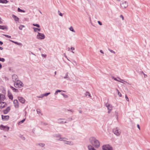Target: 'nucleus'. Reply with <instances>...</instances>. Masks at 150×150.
<instances>
[{"mask_svg":"<svg viewBox=\"0 0 150 150\" xmlns=\"http://www.w3.org/2000/svg\"><path fill=\"white\" fill-rule=\"evenodd\" d=\"M121 81H123V79H121Z\"/></svg>","mask_w":150,"mask_h":150,"instance_id":"nucleus-56","label":"nucleus"},{"mask_svg":"<svg viewBox=\"0 0 150 150\" xmlns=\"http://www.w3.org/2000/svg\"><path fill=\"white\" fill-rule=\"evenodd\" d=\"M90 141L91 143L95 147L98 148L99 147L100 144L98 140H96L94 137H91L90 138Z\"/></svg>","mask_w":150,"mask_h":150,"instance_id":"nucleus-1","label":"nucleus"},{"mask_svg":"<svg viewBox=\"0 0 150 150\" xmlns=\"http://www.w3.org/2000/svg\"><path fill=\"white\" fill-rule=\"evenodd\" d=\"M69 30H70V31H71L74 33L75 32V31L74 30L72 26H71Z\"/></svg>","mask_w":150,"mask_h":150,"instance_id":"nucleus-28","label":"nucleus"},{"mask_svg":"<svg viewBox=\"0 0 150 150\" xmlns=\"http://www.w3.org/2000/svg\"><path fill=\"white\" fill-rule=\"evenodd\" d=\"M0 129H1L5 131H8L9 130V127L7 126H4L1 125L0 126Z\"/></svg>","mask_w":150,"mask_h":150,"instance_id":"nucleus-7","label":"nucleus"},{"mask_svg":"<svg viewBox=\"0 0 150 150\" xmlns=\"http://www.w3.org/2000/svg\"><path fill=\"white\" fill-rule=\"evenodd\" d=\"M8 96L9 98L11 99H12L13 98V96L10 93H8Z\"/></svg>","mask_w":150,"mask_h":150,"instance_id":"nucleus-21","label":"nucleus"},{"mask_svg":"<svg viewBox=\"0 0 150 150\" xmlns=\"http://www.w3.org/2000/svg\"><path fill=\"white\" fill-rule=\"evenodd\" d=\"M11 88L12 89V90L13 91L16 92H18V90L17 89H16V88H14L12 86H11Z\"/></svg>","mask_w":150,"mask_h":150,"instance_id":"nucleus-19","label":"nucleus"},{"mask_svg":"<svg viewBox=\"0 0 150 150\" xmlns=\"http://www.w3.org/2000/svg\"><path fill=\"white\" fill-rule=\"evenodd\" d=\"M25 119H24L23 120H21V121H20L18 123V125H20L21 124L23 123L25 121Z\"/></svg>","mask_w":150,"mask_h":150,"instance_id":"nucleus-26","label":"nucleus"},{"mask_svg":"<svg viewBox=\"0 0 150 150\" xmlns=\"http://www.w3.org/2000/svg\"><path fill=\"white\" fill-rule=\"evenodd\" d=\"M12 77L13 79L15 80H16V79L18 77L15 74H14V75H12Z\"/></svg>","mask_w":150,"mask_h":150,"instance_id":"nucleus-22","label":"nucleus"},{"mask_svg":"<svg viewBox=\"0 0 150 150\" xmlns=\"http://www.w3.org/2000/svg\"><path fill=\"white\" fill-rule=\"evenodd\" d=\"M66 138H61L59 139V140L60 141H62V140L63 141H64V143L65 144H69V145L72 144V143H71V142L66 141Z\"/></svg>","mask_w":150,"mask_h":150,"instance_id":"nucleus-5","label":"nucleus"},{"mask_svg":"<svg viewBox=\"0 0 150 150\" xmlns=\"http://www.w3.org/2000/svg\"><path fill=\"white\" fill-rule=\"evenodd\" d=\"M113 132L117 136L119 135L121 133L117 128L113 129Z\"/></svg>","mask_w":150,"mask_h":150,"instance_id":"nucleus-9","label":"nucleus"},{"mask_svg":"<svg viewBox=\"0 0 150 150\" xmlns=\"http://www.w3.org/2000/svg\"><path fill=\"white\" fill-rule=\"evenodd\" d=\"M14 85L15 87L17 88H20L23 86L22 83L19 80H17L16 81Z\"/></svg>","mask_w":150,"mask_h":150,"instance_id":"nucleus-2","label":"nucleus"},{"mask_svg":"<svg viewBox=\"0 0 150 150\" xmlns=\"http://www.w3.org/2000/svg\"><path fill=\"white\" fill-rule=\"evenodd\" d=\"M33 29L35 32H37L38 31H40V28H33Z\"/></svg>","mask_w":150,"mask_h":150,"instance_id":"nucleus-23","label":"nucleus"},{"mask_svg":"<svg viewBox=\"0 0 150 150\" xmlns=\"http://www.w3.org/2000/svg\"><path fill=\"white\" fill-rule=\"evenodd\" d=\"M100 52L101 53H103V51H102V50H100Z\"/></svg>","mask_w":150,"mask_h":150,"instance_id":"nucleus-50","label":"nucleus"},{"mask_svg":"<svg viewBox=\"0 0 150 150\" xmlns=\"http://www.w3.org/2000/svg\"><path fill=\"white\" fill-rule=\"evenodd\" d=\"M5 59L3 58H1L0 57V61L2 62H4L5 61Z\"/></svg>","mask_w":150,"mask_h":150,"instance_id":"nucleus-33","label":"nucleus"},{"mask_svg":"<svg viewBox=\"0 0 150 150\" xmlns=\"http://www.w3.org/2000/svg\"><path fill=\"white\" fill-rule=\"evenodd\" d=\"M148 150H150V149H148Z\"/></svg>","mask_w":150,"mask_h":150,"instance_id":"nucleus-59","label":"nucleus"},{"mask_svg":"<svg viewBox=\"0 0 150 150\" xmlns=\"http://www.w3.org/2000/svg\"><path fill=\"white\" fill-rule=\"evenodd\" d=\"M109 51H110V52H112V53H113L114 54H115V52L114 51H113V50H110Z\"/></svg>","mask_w":150,"mask_h":150,"instance_id":"nucleus-41","label":"nucleus"},{"mask_svg":"<svg viewBox=\"0 0 150 150\" xmlns=\"http://www.w3.org/2000/svg\"><path fill=\"white\" fill-rule=\"evenodd\" d=\"M33 25H34V26H36V27H38V28H39L40 27L39 25L38 24H33Z\"/></svg>","mask_w":150,"mask_h":150,"instance_id":"nucleus-32","label":"nucleus"},{"mask_svg":"<svg viewBox=\"0 0 150 150\" xmlns=\"http://www.w3.org/2000/svg\"><path fill=\"white\" fill-rule=\"evenodd\" d=\"M120 17L122 18V20H123L124 19V17L122 15H121L120 16Z\"/></svg>","mask_w":150,"mask_h":150,"instance_id":"nucleus-43","label":"nucleus"},{"mask_svg":"<svg viewBox=\"0 0 150 150\" xmlns=\"http://www.w3.org/2000/svg\"><path fill=\"white\" fill-rule=\"evenodd\" d=\"M102 149L103 150H112V147L109 145H103Z\"/></svg>","mask_w":150,"mask_h":150,"instance_id":"nucleus-3","label":"nucleus"},{"mask_svg":"<svg viewBox=\"0 0 150 150\" xmlns=\"http://www.w3.org/2000/svg\"><path fill=\"white\" fill-rule=\"evenodd\" d=\"M8 28L7 26L4 25H0V29L2 30L7 29Z\"/></svg>","mask_w":150,"mask_h":150,"instance_id":"nucleus-17","label":"nucleus"},{"mask_svg":"<svg viewBox=\"0 0 150 150\" xmlns=\"http://www.w3.org/2000/svg\"><path fill=\"white\" fill-rule=\"evenodd\" d=\"M117 1H119H119H120V0H117Z\"/></svg>","mask_w":150,"mask_h":150,"instance_id":"nucleus-54","label":"nucleus"},{"mask_svg":"<svg viewBox=\"0 0 150 150\" xmlns=\"http://www.w3.org/2000/svg\"><path fill=\"white\" fill-rule=\"evenodd\" d=\"M86 96H90V94L88 92H86Z\"/></svg>","mask_w":150,"mask_h":150,"instance_id":"nucleus-40","label":"nucleus"},{"mask_svg":"<svg viewBox=\"0 0 150 150\" xmlns=\"http://www.w3.org/2000/svg\"><path fill=\"white\" fill-rule=\"evenodd\" d=\"M144 77H145V76H146V75H145L144 74Z\"/></svg>","mask_w":150,"mask_h":150,"instance_id":"nucleus-55","label":"nucleus"},{"mask_svg":"<svg viewBox=\"0 0 150 150\" xmlns=\"http://www.w3.org/2000/svg\"><path fill=\"white\" fill-rule=\"evenodd\" d=\"M13 104L14 106L16 108H19L18 102L17 100H15L13 101Z\"/></svg>","mask_w":150,"mask_h":150,"instance_id":"nucleus-10","label":"nucleus"},{"mask_svg":"<svg viewBox=\"0 0 150 150\" xmlns=\"http://www.w3.org/2000/svg\"><path fill=\"white\" fill-rule=\"evenodd\" d=\"M2 65H1L0 64V69H1L2 68Z\"/></svg>","mask_w":150,"mask_h":150,"instance_id":"nucleus-52","label":"nucleus"},{"mask_svg":"<svg viewBox=\"0 0 150 150\" xmlns=\"http://www.w3.org/2000/svg\"><path fill=\"white\" fill-rule=\"evenodd\" d=\"M40 110L39 109L37 110V111L38 112V113H40V112L39 111Z\"/></svg>","mask_w":150,"mask_h":150,"instance_id":"nucleus-45","label":"nucleus"},{"mask_svg":"<svg viewBox=\"0 0 150 150\" xmlns=\"http://www.w3.org/2000/svg\"><path fill=\"white\" fill-rule=\"evenodd\" d=\"M98 24L100 25H102V24L101 23L100 21H98Z\"/></svg>","mask_w":150,"mask_h":150,"instance_id":"nucleus-44","label":"nucleus"},{"mask_svg":"<svg viewBox=\"0 0 150 150\" xmlns=\"http://www.w3.org/2000/svg\"><path fill=\"white\" fill-rule=\"evenodd\" d=\"M24 27H25L24 26L21 25L19 26V28L20 30H22L23 28Z\"/></svg>","mask_w":150,"mask_h":150,"instance_id":"nucleus-29","label":"nucleus"},{"mask_svg":"<svg viewBox=\"0 0 150 150\" xmlns=\"http://www.w3.org/2000/svg\"><path fill=\"white\" fill-rule=\"evenodd\" d=\"M2 23V21H1V18L0 17V23Z\"/></svg>","mask_w":150,"mask_h":150,"instance_id":"nucleus-47","label":"nucleus"},{"mask_svg":"<svg viewBox=\"0 0 150 150\" xmlns=\"http://www.w3.org/2000/svg\"><path fill=\"white\" fill-rule=\"evenodd\" d=\"M3 49V48L2 47H0V50H2Z\"/></svg>","mask_w":150,"mask_h":150,"instance_id":"nucleus-51","label":"nucleus"},{"mask_svg":"<svg viewBox=\"0 0 150 150\" xmlns=\"http://www.w3.org/2000/svg\"><path fill=\"white\" fill-rule=\"evenodd\" d=\"M9 40L11 42L16 45H21V43H18L17 42L13 41L11 40Z\"/></svg>","mask_w":150,"mask_h":150,"instance_id":"nucleus-24","label":"nucleus"},{"mask_svg":"<svg viewBox=\"0 0 150 150\" xmlns=\"http://www.w3.org/2000/svg\"><path fill=\"white\" fill-rule=\"evenodd\" d=\"M66 122V120L64 119H59L58 120V123H64Z\"/></svg>","mask_w":150,"mask_h":150,"instance_id":"nucleus-11","label":"nucleus"},{"mask_svg":"<svg viewBox=\"0 0 150 150\" xmlns=\"http://www.w3.org/2000/svg\"><path fill=\"white\" fill-rule=\"evenodd\" d=\"M18 11L19 12H25V11H23V10L21 9L20 8H18Z\"/></svg>","mask_w":150,"mask_h":150,"instance_id":"nucleus-30","label":"nucleus"},{"mask_svg":"<svg viewBox=\"0 0 150 150\" xmlns=\"http://www.w3.org/2000/svg\"><path fill=\"white\" fill-rule=\"evenodd\" d=\"M79 112H80V113H81V111H79Z\"/></svg>","mask_w":150,"mask_h":150,"instance_id":"nucleus-58","label":"nucleus"},{"mask_svg":"<svg viewBox=\"0 0 150 150\" xmlns=\"http://www.w3.org/2000/svg\"><path fill=\"white\" fill-rule=\"evenodd\" d=\"M5 98V95L0 93V101L4 100Z\"/></svg>","mask_w":150,"mask_h":150,"instance_id":"nucleus-15","label":"nucleus"},{"mask_svg":"<svg viewBox=\"0 0 150 150\" xmlns=\"http://www.w3.org/2000/svg\"><path fill=\"white\" fill-rule=\"evenodd\" d=\"M13 17L15 21H18L19 20V18L15 15H13Z\"/></svg>","mask_w":150,"mask_h":150,"instance_id":"nucleus-20","label":"nucleus"},{"mask_svg":"<svg viewBox=\"0 0 150 150\" xmlns=\"http://www.w3.org/2000/svg\"><path fill=\"white\" fill-rule=\"evenodd\" d=\"M18 98L19 101L22 103H24L25 101V100L21 97H18Z\"/></svg>","mask_w":150,"mask_h":150,"instance_id":"nucleus-12","label":"nucleus"},{"mask_svg":"<svg viewBox=\"0 0 150 150\" xmlns=\"http://www.w3.org/2000/svg\"><path fill=\"white\" fill-rule=\"evenodd\" d=\"M88 147L89 150H96L91 145H88Z\"/></svg>","mask_w":150,"mask_h":150,"instance_id":"nucleus-18","label":"nucleus"},{"mask_svg":"<svg viewBox=\"0 0 150 150\" xmlns=\"http://www.w3.org/2000/svg\"><path fill=\"white\" fill-rule=\"evenodd\" d=\"M137 127L138 128L140 129V127H139V125H137Z\"/></svg>","mask_w":150,"mask_h":150,"instance_id":"nucleus-48","label":"nucleus"},{"mask_svg":"<svg viewBox=\"0 0 150 150\" xmlns=\"http://www.w3.org/2000/svg\"><path fill=\"white\" fill-rule=\"evenodd\" d=\"M105 106L108 109V113H110V111L112 110V106L108 103H107L105 104Z\"/></svg>","mask_w":150,"mask_h":150,"instance_id":"nucleus-6","label":"nucleus"},{"mask_svg":"<svg viewBox=\"0 0 150 150\" xmlns=\"http://www.w3.org/2000/svg\"><path fill=\"white\" fill-rule=\"evenodd\" d=\"M125 98H126V100L128 101H129V99L128 98V97L127 96V95H126L125 96Z\"/></svg>","mask_w":150,"mask_h":150,"instance_id":"nucleus-36","label":"nucleus"},{"mask_svg":"<svg viewBox=\"0 0 150 150\" xmlns=\"http://www.w3.org/2000/svg\"><path fill=\"white\" fill-rule=\"evenodd\" d=\"M4 35L8 38H11V36L8 35Z\"/></svg>","mask_w":150,"mask_h":150,"instance_id":"nucleus-34","label":"nucleus"},{"mask_svg":"<svg viewBox=\"0 0 150 150\" xmlns=\"http://www.w3.org/2000/svg\"><path fill=\"white\" fill-rule=\"evenodd\" d=\"M39 145L42 146H45V144H39Z\"/></svg>","mask_w":150,"mask_h":150,"instance_id":"nucleus-42","label":"nucleus"},{"mask_svg":"<svg viewBox=\"0 0 150 150\" xmlns=\"http://www.w3.org/2000/svg\"><path fill=\"white\" fill-rule=\"evenodd\" d=\"M116 90L117 92L118 95L119 96V97H121L122 96V95L121 93H120V92L117 89Z\"/></svg>","mask_w":150,"mask_h":150,"instance_id":"nucleus-27","label":"nucleus"},{"mask_svg":"<svg viewBox=\"0 0 150 150\" xmlns=\"http://www.w3.org/2000/svg\"><path fill=\"white\" fill-rule=\"evenodd\" d=\"M6 105V103L4 102L0 101V108H4Z\"/></svg>","mask_w":150,"mask_h":150,"instance_id":"nucleus-13","label":"nucleus"},{"mask_svg":"<svg viewBox=\"0 0 150 150\" xmlns=\"http://www.w3.org/2000/svg\"><path fill=\"white\" fill-rule=\"evenodd\" d=\"M112 79H113L114 80H115V81H118L119 82H120L122 83V82L121 81L117 80L116 78H114V77H112Z\"/></svg>","mask_w":150,"mask_h":150,"instance_id":"nucleus-37","label":"nucleus"},{"mask_svg":"<svg viewBox=\"0 0 150 150\" xmlns=\"http://www.w3.org/2000/svg\"><path fill=\"white\" fill-rule=\"evenodd\" d=\"M58 12L59 15L61 16H63V14L61 12H60L59 11H58Z\"/></svg>","mask_w":150,"mask_h":150,"instance_id":"nucleus-39","label":"nucleus"},{"mask_svg":"<svg viewBox=\"0 0 150 150\" xmlns=\"http://www.w3.org/2000/svg\"><path fill=\"white\" fill-rule=\"evenodd\" d=\"M56 73H57V72L56 71L54 73H55V74H56Z\"/></svg>","mask_w":150,"mask_h":150,"instance_id":"nucleus-53","label":"nucleus"},{"mask_svg":"<svg viewBox=\"0 0 150 150\" xmlns=\"http://www.w3.org/2000/svg\"><path fill=\"white\" fill-rule=\"evenodd\" d=\"M50 93H46L43 95V96H47L48 95L50 94Z\"/></svg>","mask_w":150,"mask_h":150,"instance_id":"nucleus-38","label":"nucleus"},{"mask_svg":"<svg viewBox=\"0 0 150 150\" xmlns=\"http://www.w3.org/2000/svg\"><path fill=\"white\" fill-rule=\"evenodd\" d=\"M61 91V90H57L55 93V94H57L58 92H60Z\"/></svg>","mask_w":150,"mask_h":150,"instance_id":"nucleus-31","label":"nucleus"},{"mask_svg":"<svg viewBox=\"0 0 150 150\" xmlns=\"http://www.w3.org/2000/svg\"><path fill=\"white\" fill-rule=\"evenodd\" d=\"M37 37L38 39H42L45 38V36L43 34L38 33V34L37 35Z\"/></svg>","mask_w":150,"mask_h":150,"instance_id":"nucleus-8","label":"nucleus"},{"mask_svg":"<svg viewBox=\"0 0 150 150\" xmlns=\"http://www.w3.org/2000/svg\"><path fill=\"white\" fill-rule=\"evenodd\" d=\"M9 118V117L8 115L4 116L2 115V118L3 120H7Z\"/></svg>","mask_w":150,"mask_h":150,"instance_id":"nucleus-14","label":"nucleus"},{"mask_svg":"<svg viewBox=\"0 0 150 150\" xmlns=\"http://www.w3.org/2000/svg\"><path fill=\"white\" fill-rule=\"evenodd\" d=\"M0 2L2 3H7V0H0Z\"/></svg>","mask_w":150,"mask_h":150,"instance_id":"nucleus-25","label":"nucleus"},{"mask_svg":"<svg viewBox=\"0 0 150 150\" xmlns=\"http://www.w3.org/2000/svg\"><path fill=\"white\" fill-rule=\"evenodd\" d=\"M120 5L122 8L125 9L128 6V3L126 1H122Z\"/></svg>","mask_w":150,"mask_h":150,"instance_id":"nucleus-4","label":"nucleus"},{"mask_svg":"<svg viewBox=\"0 0 150 150\" xmlns=\"http://www.w3.org/2000/svg\"><path fill=\"white\" fill-rule=\"evenodd\" d=\"M72 52L73 53H74V52H73V51H72Z\"/></svg>","mask_w":150,"mask_h":150,"instance_id":"nucleus-57","label":"nucleus"},{"mask_svg":"<svg viewBox=\"0 0 150 150\" xmlns=\"http://www.w3.org/2000/svg\"><path fill=\"white\" fill-rule=\"evenodd\" d=\"M3 44V42L0 41V45H2Z\"/></svg>","mask_w":150,"mask_h":150,"instance_id":"nucleus-49","label":"nucleus"},{"mask_svg":"<svg viewBox=\"0 0 150 150\" xmlns=\"http://www.w3.org/2000/svg\"><path fill=\"white\" fill-rule=\"evenodd\" d=\"M62 95L65 98H67L68 96L64 94H62Z\"/></svg>","mask_w":150,"mask_h":150,"instance_id":"nucleus-35","label":"nucleus"},{"mask_svg":"<svg viewBox=\"0 0 150 150\" xmlns=\"http://www.w3.org/2000/svg\"><path fill=\"white\" fill-rule=\"evenodd\" d=\"M10 108L9 107H7L6 110H4V114H7L8 112L10 111Z\"/></svg>","mask_w":150,"mask_h":150,"instance_id":"nucleus-16","label":"nucleus"},{"mask_svg":"<svg viewBox=\"0 0 150 150\" xmlns=\"http://www.w3.org/2000/svg\"><path fill=\"white\" fill-rule=\"evenodd\" d=\"M71 49L72 50H74V48L73 47H71Z\"/></svg>","mask_w":150,"mask_h":150,"instance_id":"nucleus-46","label":"nucleus"}]
</instances>
